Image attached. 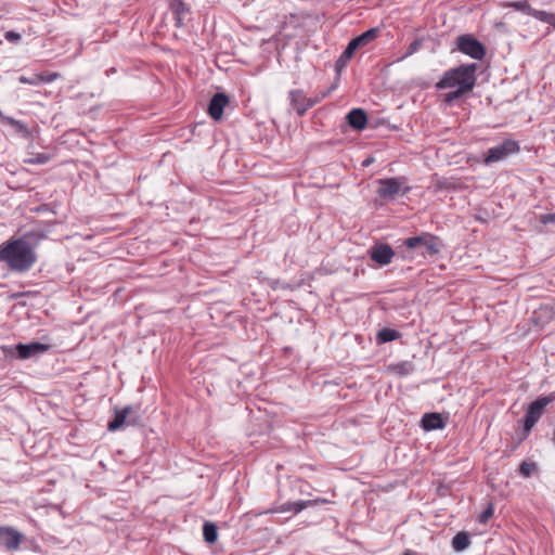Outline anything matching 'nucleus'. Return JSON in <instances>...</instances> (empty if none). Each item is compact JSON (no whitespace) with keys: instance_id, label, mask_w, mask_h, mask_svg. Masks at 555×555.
<instances>
[{"instance_id":"obj_8","label":"nucleus","mask_w":555,"mask_h":555,"mask_svg":"<svg viewBox=\"0 0 555 555\" xmlns=\"http://www.w3.org/2000/svg\"><path fill=\"white\" fill-rule=\"evenodd\" d=\"M404 182V177L379 179L377 194L386 201L393 199L398 195H404L410 191V188L403 186Z\"/></svg>"},{"instance_id":"obj_29","label":"nucleus","mask_w":555,"mask_h":555,"mask_svg":"<svg viewBox=\"0 0 555 555\" xmlns=\"http://www.w3.org/2000/svg\"><path fill=\"white\" fill-rule=\"evenodd\" d=\"M57 77V73L37 74V88H39L41 85L52 82ZM37 93H41V90L37 89Z\"/></svg>"},{"instance_id":"obj_7","label":"nucleus","mask_w":555,"mask_h":555,"mask_svg":"<svg viewBox=\"0 0 555 555\" xmlns=\"http://www.w3.org/2000/svg\"><path fill=\"white\" fill-rule=\"evenodd\" d=\"M335 88L336 86L333 85L320 96L315 98H306L301 90H291L288 93L291 105L296 111L298 116H304L309 108L313 107L321 100L330 95Z\"/></svg>"},{"instance_id":"obj_6","label":"nucleus","mask_w":555,"mask_h":555,"mask_svg":"<svg viewBox=\"0 0 555 555\" xmlns=\"http://www.w3.org/2000/svg\"><path fill=\"white\" fill-rule=\"evenodd\" d=\"M519 151L520 145L518 141L505 139L500 144L488 149L483 164L488 166L493 163L502 162L511 155L518 154Z\"/></svg>"},{"instance_id":"obj_5","label":"nucleus","mask_w":555,"mask_h":555,"mask_svg":"<svg viewBox=\"0 0 555 555\" xmlns=\"http://www.w3.org/2000/svg\"><path fill=\"white\" fill-rule=\"evenodd\" d=\"M402 245L409 249L422 248L421 255L424 257H434L438 255L443 247L441 238L429 232H422L420 235L406 237L402 242Z\"/></svg>"},{"instance_id":"obj_13","label":"nucleus","mask_w":555,"mask_h":555,"mask_svg":"<svg viewBox=\"0 0 555 555\" xmlns=\"http://www.w3.org/2000/svg\"><path fill=\"white\" fill-rule=\"evenodd\" d=\"M446 424V420L437 412L425 413L421 418V427L425 431L443 429Z\"/></svg>"},{"instance_id":"obj_31","label":"nucleus","mask_w":555,"mask_h":555,"mask_svg":"<svg viewBox=\"0 0 555 555\" xmlns=\"http://www.w3.org/2000/svg\"><path fill=\"white\" fill-rule=\"evenodd\" d=\"M539 220L542 224L555 223V214H543Z\"/></svg>"},{"instance_id":"obj_37","label":"nucleus","mask_w":555,"mask_h":555,"mask_svg":"<svg viewBox=\"0 0 555 555\" xmlns=\"http://www.w3.org/2000/svg\"><path fill=\"white\" fill-rule=\"evenodd\" d=\"M402 555H414L411 551H405Z\"/></svg>"},{"instance_id":"obj_23","label":"nucleus","mask_w":555,"mask_h":555,"mask_svg":"<svg viewBox=\"0 0 555 555\" xmlns=\"http://www.w3.org/2000/svg\"><path fill=\"white\" fill-rule=\"evenodd\" d=\"M530 14L538 21L548 24L555 28V14L554 13L543 11V10L532 9Z\"/></svg>"},{"instance_id":"obj_22","label":"nucleus","mask_w":555,"mask_h":555,"mask_svg":"<svg viewBox=\"0 0 555 555\" xmlns=\"http://www.w3.org/2000/svg\"><path fill=\"white\" fill-rule=\"evenodd\" d=\"M0 120L13 126L15 128L16 132L21 133L22 135H24V137L29 135V130L24 122L16 120L12 117L5 116L1 111H0Z\"/></svg>"},{"instance_id":"obj_27","label":"nucleus","mask_w":555,"mask_h":555,"mask_svg":"<svg viewBox=\"0 0 555 555\" xmlns=\"http://www.w3.org/2000/svg\"><path fill=\"white\" fill-rule=\"evenodd\" d=\"M467 93H468L467 91H463L461 89H454V90L443 94V103L446 105H452L455 101L463 98Z\"/></svg>"},{"instance_id":"obj_39","label":"nucleus","mask_w":555,"mask_h":555,"mask_svg":"<svg viewBox=\"0 0 555 555\" xmlns=\"http://www.w3.org/2000/svg\"><path fill=\"white\" fill-rule=\"evenodd\" d=\"M553 443L555 444V429H554V436H553Z\"/></svg>"},{"instance_id":"obj_3","label":"nucleus","mask_w":555,"mask_h":555,"mask_svg":"<svg viewBox=\"0 0 555 555\" xmlns=\"http://www.w3.org/2000/svg\"><path fill=\"white\" fill-rule=\"evenodd\" d=\"M552 401V397L540 396L528 405L522 421V428L519 433H517V441L515 448H517L522 441H525L528 438L530 431L543 415L545 408Z\"/></svg>"},{"instance_id":"obj_17","label":"nucleus","mask_w":555,"mask_h":555,"mask_svg":"<svg viewBox=\"0 0 555 555\" xmlns=\"http://www.w3.org/2000/svg\"><path fill=\"white\" fill-rule=\"evenodd\" d=\"M131 411V406H125L121 410L115 409L114 417L108 422L107 429L116 431L126 423L127 416Z\"/></svg>"},{"instance_id":"obj_18","label":"nucleus","mask_w":555,"mask_h":555,"mask_svg":"<svg viewBox=\"0 0 555 555\" xmlns=\"http://www.w3.org/2000/svg\"><path fill=\"white\" fill-rule=\"evenodd\" d=\"M60 344L48 335L37 336V356L47 351H57Z\"/></svg>"},{"instance_id":"obj_14","label":"nucleus","mask_w":555,"mask_h":555,"mask_svg":"<svg viewBox=\"0 0 555 555\" xmlns=\"http://www.w3.org/2000/svg\"><path fill=\"white\" fill-rule=\"evenodd\" d=\"M326 502H327V500H325V499L299 500L296 502H286L281 505L280 512H282V513L293 512L294 514H298L309 506H314V505H319V504L326 503Z\"/></svg>"},{"instance_id":"obj_12","label":"nucleus","mask_w":555,"mask_h":555,"mask_svg":"<svg viewBox=\"0 0 555 555\" xmlns=\"http://www.w3.org/2000/svg\"><path fill=\"white\" fill-rule=\"evenodd\" d=\"M22 534L11 527H0V544L8 550H16L21 543Z\"/></svg>"},{"instance_id":"obj_15","label":"nucleus","mask_w":555,"mask_h":555,"mask_svg":"<svg viewBox=\"0 0 555 555\" xmlns=\"http://www.w3.org/2000/svg\"><path fill=\"white\" fill-rule=\"evenodd\" d=\"M346 120L353 130L361 131L367 125V115L362 108H352L347 114Z\"/></svg>"},{"instance_id":"obj_36","label":"nucleus","mask_w":555,"mask_h":555,"mask_svg":"<svg viewBox=\"0 0 555 555\" xmlns=\"http://www.w3.org/2000/svg\"><path fill=\"white\" fill-rule=\"evenodd\" d=\"M36 236H37V241L39 240V237L42 236V234L40 233L39 229L37 228V233H36Z\"/></svg>"},{"instance_id":"obj_20","label":"nucleus","mask_w":555,"mask_h":555,"mask_svg":"<svg viewBox=\"0 0 555 555\" xmlns=\"http://www.w3.org/2000/svg\"><path fill=\"white\" fill-rule=\"evenodd\" d=\"M203 538L207 544H214L218 539V528L211 521H205L203 525Z\"/></svg>"},{"instance_id":"obj_21","label":"nucleus","mask_w":555,"mask_h":555,"mask_svg":"<svg viewBox=\"0 0 555 555\" xmlns=\"http://www.w3.org/2000/svg\"><path fill=\"white\" fill-rule=\"evenodd\" d=\"M470 544L469 534L465 531L456 533L452 539V547L456 552H462L467 548Z\"/></svg>"},{"instance_id":"obj_16","label":"nucleus","mask_w":555,"mask_h":555,"mask_svg":"<svg viewBox=\"0 0 555 555\" xmlns=\"http://www.w3.org/2000/svg\"><path fill=\"white\" fill-rule=\"evenodd\" d=\"M170 11L173 15L176 27H183L185 24V17L190 14L189 7L181 0H173L170 3Z\"/></svg>"},{"instance_id":"obj_4","label":"nucleus","mask_w":555,"mask_h":555,"mask_svg":"<svg viewBox=\"0 0 555 555\" xmlns=\"http://www.w3.org/2000/svg\"><path fill=\"white\" fill-rule=\"evenodd\" d=\"M378 35L377 28H370L359 36L353 37L340 54V56L335 62V72L336 75L339 77L341 72L346 68L348 62L352 59L353 54H356V51L367 46L370 42L375 40Z\"/></svg>"},{"instance_id":"obj_9","label":"nucleus","mask_w":555,"mask_h":555,"mask_svg":"<svg viewBox=\"0 0 555 555\" xmlns=\"http://www.w3.org/2000/svg\"><path fill=\"white\" fill-rule=\"evenodd\" d=\"M456 48L460 52L475 60H482L486 55V47L470 34H464L456 38Z\"/></svg>"},{"instance_id":"obj_24","label":"nucleus","mask_w":555,"mask_h":555,"mask_svg":"<svg viewBox=\"0 0 555 555\" xmlns=\"http://www.w3.org/2000/svg\"><path fill=\"white\" fill-rule=\"evenodd\" d=\"M391 371L399 376H408L414 371V365L410 361H401L391 365Z\"/></svg>"},{"instance_id":"obj_11","label":"nucleus","mask_w":555,"mask_h":555,"mask_svg":"<svg viewBox=\"0 0 555 555\" xmlns=\"http://www.w3.org/2000/svg\"><path fill=\"white\" fill-rule=\"evenodd\" d=\"M229 104V96L223 92H218L211 96L208 103V115L214 120H220L223 116L224 107Z\"/></svg>"},{"instance_id":"obj_35","label":"nucleus","mask_w":555,"mask_h":555,"mask_svg":"<svg viewBox=\"0 0 555 555\" xmlns=\"http://www.w3.org/2000/svg\"><path fill=\"white\" fill-rule=\"evenodd\" d=\"M373 162H374L373 157H367L366 159L363 160L362 166L369 167L371 164H373Z\"/></svg>"},{"instance_id":"obj_33","label":"nucleus","mask_w":555,"mask_h":555,"mask_svg":"<svg viewBox=\"0 0 555 555\" xmlns=\"http://www.w3.org/2000/svg\"><path fill=\"white\" fill-rule=\"evenodd\" d=\"M50 156L46 153H37V164H46Z\"/></svg>"},{"instance_id":"obj_28","label":"nucleus","mask_w":555,"mask_h":555,"mask_svg":"<svg viewBox=\"0 0 555 555\" xmlns=\"http://www.w3.org/2000/svg\"><path fill=\"white\" fill-rule=\"evenodd\" d=\"M424 37H420V38H416L415 40H413L408 49H406V52L399 59V61H402L411 55H413L414 53H416L423 46L424 43Z\"/></svg>"},{"instance_id":"obj_10","label":"nucleus","mask_w":555,"mask_h":555,"mask_svg":"<svg viewBox=\"0 0 555 555\" xmlns=\"http://www.w3.org/2000/svg\"><path fill=\"white\" fill-rule=\"evenodd\" d=\"M370 258L380 267L391 262L395 251L387 243H376L367 250Z\"/></svg>"},{"instance_id":"obj_34","label":"nucleus","mask_w":555,"mask_h":555,"mask_svg":"<svg viewBox=\"0 0 555 555\" xmlns=\"http://www.w3.org/2000/svg\"><path fill=\"white\" fill-rule=\"evenodd\" d=\"M46 212H52V214H54V211L50 210V208H49V205H48V204H42V205L37 206V215H39V214H46Z\"/></svg>"},{"instance_id":"obj_25","label":"nucleus","mask_w":555,"mask_h":555,"mask_svg":"<svg viewBox=\"0 0 555 555\" xmlns=\"http://www.w3.org/2000/svg\"><path fill=\"white\" fill-rule=\"evenodd\" d=\"M20 359H27L35 354V341H30L26 345L17 344L15 346Z\"/></svg>"},{"instance_id":"obj_32","label":"nucleus","mask_w":555,"mask_h":555,"mask_svg":"<svg viewBox=\"0 0 555 555\" xmlns=\"http://www.w3.org/2000/svg\"><path fill=\"white\" fill-rule=\"evenodd\" d=\"M4 37L8 41H11V42H16L21 39V35L13 30L7 31Z\"/></svg>"},{"instance_id":"obj_26","label":"nucleus","mask_w":555,"mask_h":555,"mask_svg":"<svg viewBox=\"0 0 555 555\" xmlns=\"http://www.w3.org/2000/svg\"><path fill=\"white\" fill-rule=\"evenodd\" d=\"M537 470H538V465L534 462L524 461L520 463V465L518 467V473L524 478H529L532 475V473H534Z\"/></svg>"},{"instance_id":"obj_30","label":"nucleus","mask_w":555,"mask_h":555,"mask_svg":"<svg viewBox=\"0 0 555 555\" xmlns=\"http://www.w3.org/2000/svg\"><path fill=\"white\" fill-rule=\"evenodd\" d=\"M493 513H494V507L492 504H489L483 511L482 513L479 515V518H478V521L480 524H486L492 516H493Z\"/></svg>"},{"instance_id":"obj_2","label":"nucleus","mask_w":555,"mask_h":555,"mask_svg":"<svg viewBox=\"0 0 555 555\" xmlns=\"http://www.w3.org/2000/svg\"><path fill=\"white\" fill-rule=\"evenodd\" d=\"M477 64H462L457 67L446 70L439 81L436 82V89H461L470 92L476 86Z\"/></svg>"},{"instance_id":"obj_38","label":"nucleus","mask_w":555,"mask_h":555,"mask_svg":"<svg viewBox=\"0 0 555 555\" xmlns=\"http://www.w3.org/2000/svg\"><path fill=\"white\" fill-rule=\"evenodd\" d=\"M21 81H22V82H26L27 80H26V78L21 77Z\"/></svg>"},{"instance_id":"obj_19","label":"nucleus","mask_w":555,"mask_h":555,"mask_svg":"<svg viewBox=\"0 0 555 555\" xmlns=\"http://www.w3.org/2000/svg\"><path fill=\"white\" fill-rule=\"evenodd\" d=\"M401 337V334L399 331L390 327H384L379 330L376 334V343L377 345H383L386 343H390L393 340H397Z\"/></svg>"},{"instance_id":"obj_1","label":"nucleus","mask_w":555,"mask_h":555,"mask_svg":"<svg viewBox=\"0 0 555 555\" xmlns=\"http://www.w3.org/2000/svg\"><path fill=\"white\" fill-rule=\"evenodd\" d=\"M0 261L5 262L13 271H25L34 261L33 244L28 237L10 240L0 246Z\"/></svg>"}]
</instances>
